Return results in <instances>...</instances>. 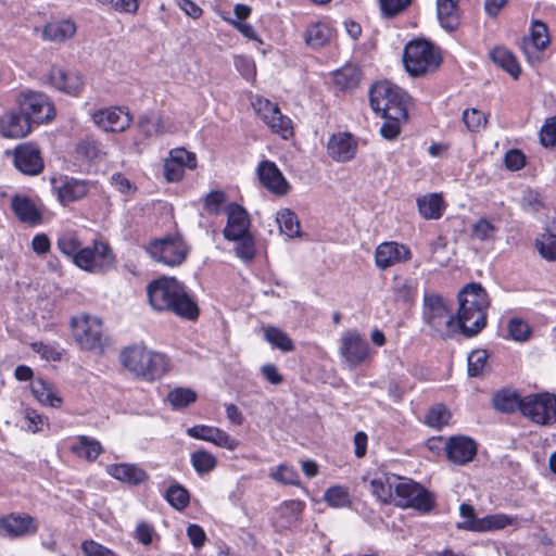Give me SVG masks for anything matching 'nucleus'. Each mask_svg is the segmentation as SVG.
I'll use <instances>...</instances> for the list:
<instances>
[{
  "instance_id": "obj_29",
  "label": "nucleus",
  "mask_w": 556,
  "mask_h": 556,
  "mask_svg": "<svg viewBox=\"0 0 556 556\" xmlns=\"http://www.w3.org/2000/svg\"><path fill=\"white\" fill-rule=\"evenodd\" d=\"M397 479V477L389 476L383 471L376 472L369 482L372 496L382 503H390L392 501L394 485L396 484L394 481Z\"/></svg>"
},
{
  "instance_id": "obj_12",
  "label": "nucleus",
  "mask_w": 556,
  "mask_h": 556,
  "mask_svg": "<svg viewBox=\"0 0 556 556\" xmlns=\"http://www.w3.org/2000/svg\"><path fill=\"white\" fill-rule=\"evenodd\" d=\"M77 343L85 350L102 348V321L97 317L81 316L71 320Z\"/></svg>"
},
{
  "instance_id": "obj_9",
  "label": "nucleus",
  "mask_w": 556,
  "mask_h": 556,
  "mask_svg": "<svg viewBox=\"0 0 556 556\" xmlns=\"http://www.w3.org/2000/svg\"><path fill=\"white\" fill-rule=\"evenodd\" d=\"M20 111L30 123H48L55 116L52 101L41 91L25 90L17 98Z\"/></svg>"
},
{
  "instance_id": "obj_26",
  "label": "nucleus",
  "mask_w": 556,
  "mask_h": 556,
  "mask_svg": "<svg viewBox=\"0 0 556 556\" xmlns=\"http://www.w3.org/2000/svg\"><path fill=\"white\" fill-rule=\"evenodd\" d=\"M11 207L16 217L29 225L41 223L42 216L34 202L27 197L15 195L12 198Z\"/></svg>"
},
{
  "instance_id": "obj_14",
  "label": "nucleus",
  "mask_w": 556,
  "mask_h": 556,
  "mask_svg": "<svg viewBox=\"0 0 556 556\" xmlns=\"http://www.w3.org/2000/svg\"><path fill=\"white\" fill-rule=\"evenodd\" d=\"M253 105L274 132L279 134L283 139L292 135L291 119L280 112L277 104L267 99H258Z\"/></svg>"
},
{
  "instance_id": "obj_25",
  "label": "nucleus",
  "mask_w": 556,
  "mask_h": 556,
  "mask_svg": "<svg viewBox=\"0 0 556 556\" xmlns=\"http://www.w3.org/2000/svg\"><path fill=\"white\" fill-rule=\"evenodd\" d=\"M31 123L20 111L7 112L0 117V132L8 138H22L30 132Z\"/></svg>"
},
{
  "instance_id": "obj_61",
  "label": "nucleus",
  "mask_w": 556,
  "mask_h": 556,
  "mask_svg": "<svg viewBox=\"0 0 556 556\" xmlns=\"http://www.w3.org/2000/svg\"><path fill=\"white\" fill-rule=\"evenodd\" d=\"M235 67L245 78L252 79L255 76V64L254 61L244 55L235 56Z\"/></svg>"
},
{
  "instance_id": "obj_11",
  "label": "nucleus",
  "mask_w": 556,
  "mask_h": 556,
  "mask_svg": "<svg viewBox=\"0 0 556 556\" xmlns=\"http://www.w3.org/2000/svg\"><path fill=\"white\" fill-rule=\"evenodd\" d=\"M521 413L539 425L556 422V396L549 393L530 394L522 399Z\"/></svg>"
},
{
  "instance_id": "obj_10",
  "label": "nucleus",
  "mask_w": 556,
  "mask_h": 556,
  "mask_svg": "<svg viewBox=\"0 0 556 556\" xmlns=\"http://www.w3.org/2000/svg\"><path fill=\"white\" fill-rule=\"evenodd\" d=\"M146 251L154 261L172 267L180 265L188 254L186 243L177 237L156 239L146 247Z\"/></svg>"
},
{
  "instance_id": "obj_16",
  "label": "nucleus",
  "mask_w": 556,
  "mask_h": 556,
  "mask_svg": "<svg viewBox=\"0 0 556 556\" xmlns=\"http://www.w3.org/2000/svg\"><path fill=\"white\" fill-rule=\"evenodd\" d=\"M93 123L105 131L123 132L132 121L131 115L119 106L98 110L92 115Z\"/></svg>"
},
{
  "instance_id": "obj_48",
  "label": "nucleus",
  "mask_w": 556,
  "mask_h": 556,
  "mask_svg": "<svg viewBox=\"0 0 556 556\" xmlns=\"http://www.w3.org/2000/svg\"><path fill=\"white\" fill-rule=\"evenodd\" d=\"M489 353L486 350L478 349L472 351L468 357V375L470 377H478L484 372L488 364Z\"/></svg>"
},
{
  "instance_id": "obj_33",
  "label": "nucleus",
  "mask_w": 556,
  "mask_h": 556,
  "mask_svg": "<svg viewBox=\"0 0 556 556\" xmlns=\"http://www.w3.org/2000/svg\"><path fill=\"white\" fill-rule=\"evenodd\" d=\"M30 390L33 395L42 405L60 407L63 400L54 392L53 387L42 378H36L31 381Z\"/></svg>"
},
{
  "instance_id": "obj_17",
  "label": "nucleus",
  "mask_w": 556,
  "mask_h": 556,
  "mask_svg": "<svg viewBox=\"0 0 556 556\" xmlns=\"http://www.w3.org/2000/svg\"><path fill=\"white\" fill-rule=\"evenodd\" d=\"M444 450L451 463L466 465L476 456L477 444L469 437L455 435L446 440Z\"/></svg>"
},
{
  "instance_id": "obj_46",
  "label": "nucleus",
  "mask_w": 556,
  "mask_h": 556,
  "mask_svg": "<svg viewBox=\"0 0 556 556\" xmlns=\"http://www.w3.org/2000/svg\"><path fill=\"white\" fill-rule=\"evenodd\" d=\"M190 460H191V465H192L193 469L199 475H203V473H207V472L212 471L217 465L216 457L213 454H211L204 450H199V451L193 452L191 454Z\"/></svg>"
},
{
  "instance_id": "obj_27",
  "label": "nucleus",
  "mask_w": 556,
  "mask_h": 556,
  "mask_svg": "<svg viewBox=\"0 0 556 556\" xmlns=\"http://www.w3.org/2000/svg\"><path fill=\"white\" fill-rule=\"evenodd\" d=\"M108 472L116 480L131 485L140 484L148 479V475L142 468L126 463L109 466Z\"/></svg>"
},
{
  "instance_id": "obj_54",
  "label": "nucleus",
  "mask_w": 556,
  "mask_h": 556,
  "mask_svg": "<svg viewBox=\"0 0 556 556\" xmlns=\"http://www.w3.org/2000/svg\"><path fill=\"white\" fill-rule=\"evenodd\" d=\"M448 418L450 412L447 408L442 404H437L428 412L426 422L432 428L441 429L447 425Z\"/></svg>"
},
{
  "instance_id": "obj_57",
  "label": "nucleus",
  "mask_w": 556,
  "mask_h": 556,
  "mask_svg": "<svg viewBox=\"0 0 556 556\" xmlns=\"http://www.w3.org/2000/svg\"><path fill=\"white\" fill-rule=\"evenodd\" d=\"M56 245L64 255L71 257L73 261L80 248V242L75 236L66 233L58 239Z\"/></svg>"
},
{
  "instance_id": "obj_64",
  "label": "nucleus",
  "mask_w": 556,
  "mask_h": 556,
  "mask_svg": "<svg viewBox=\"0 0 556 556\" xmlns=\"http://www.w3.org/2000/svg\"><path fill=\"white\" fill-rule=\"evenodd\" d=\"M81 551L85 556H116L111 549L92 540L83 542Z\"/></svg>"
},
{
  "instance_id": "obj_40",
  "label": "nucleus",
  "mask_w": 556,
  "mask_h": 556,
  "mask_svg": "<svg viewBox=\"0 0 556 556\" xmlns=\"http://www.w3.org/2000/svg\"><path fill=\"white\" fill-rule=\"evenodd\" d=\"M549 43L547 26L541 21H534L531 26L530 38L525 42L523 49L527 51L528 46H532L535 50L542 51Z\"/></svg>"
},
{
  "instance_id": "obj_47",
  "label": "nucleus",
  "mask_w": 556,
  "mask_h": 556,
  "mask_svg": "<svg viewBox=\"0 0 556 556\" xmlns=\"http://www.w3.org/2000/svg\"><path fill=\"white\" fill-rule=\"evenodd\" d=\"M264 336L274 348L279 349L282 352H291L294 350V344L291 338L276 327H267Z\"/></svg>"
},
{
  "instance_id": "obj_19",
  "label": "nucleus",
  "mask_w": 556,
  "mask_h": 556,
  "mask_svg": "<svg viewBox=\"0 0 556 556\" xmlns=\"http://www.w3.org/2000/svg\"><path fill=\"white\" fill-rule=\"evenodd\" d=\"M410 258L412 252L409 248L397 242H383L377 247L375 253L376 265L380 269H387Z\"/></svg>"
},
{
  "instance_id": "obj_7",
  "label": "nucleus",
  "mask_w": 556,
  "mask_h": 556,
  "mask_svg": "<svg viewBox=\"0 0 556 556\" xmlns=\"http://www.w3.org/2000/svg\"><path fill=\"white\" fill-rule=\"evenodd\" d=\"M396 506L402 508H414L420 513H430L435 506L434 495L421 484L409 479H401L394 485Z\"/></svg>"
},
{
  "instance_id": "obj_41",
  "label": "nucleus",
  "mask_w": 556,
  "mask_h": 556,
  "mask_svg": "<svg viewBox=\"0 0 556 556\" xmlns=\"http://www.w3.org/2000/svg\"><path fill=\"white\" fill-rule=\"evenodd\" d=\"M277 223L280 231L289 238L300 236V222L295 213L289 208H283L277 213Z\"/></svg>"
},
{
  "instance_id": "obj_23",
  "label": "nucleus",
  "mask_w": 556,
  "mask_h": 556,
  "mask_svg": "<svg viewBox=\"0 0 556 556\" xmlns=\"http://www.w3.org/2000/svg\"><path fill=\"white\" fill-rule=\"evenodd\" d=\"M256 172L263 187L279 195L287 193L289 185L274 162H261Z\"/></svg>"
},
{
  "instance_id": "obj_13",
  "label": "nucleus",
  "mask_w": 556,
  "mask_h": 556,
  "mask_svg": "<svg viewBox=\"0 0 556 556\" xmlns=\"http://www.w3.org/2000/svg\"><path fill=\"white\" fill-rule=\"evenodd\" d=\"M339 354L349 368H356L368 357V342L356 331H348L341 337Z\"/></svg>"
},
{
  "instance_id": "obj_51",
  "label": "nucleus",
  "mask_w": 556,
  "mask_h": 556,
  "mask_svg": "<svg viewBox=\"0 0 556 556\" xmlns=\"http://www.w3.org/2000/svg\"><path fill=\"white\" fill-rule=\"evenodd\" d=\"M507 330L514 341L525 342L531 337L529 324L519 317H514L508 321Z\"/></svg>"
},
{
  "instance_id": "obj_6",
  "label": "nucleus",
  "mask_w": 556,
  "mask_h": 556,
  "mask_svg": "<svg viewBox=\"0 0 556 556\" xmlns=\"http://www.w3.org/2000/svg\"><path fill=\"white\" fill-rule=\"evenodd\" d=\"M403 63L410 76L418 77L435 71L441 63V56L430 42L412 40L404 49Z\"/></svg>"
},
{
  "instance_id": "obj_63",
  "label": "nucleus",
  "mask_w": 556,
  "mask_h": 556,
  "mask_svg": "<svg viewBox=\"0 0 556 556\" xmlns=\"http://www.w3.org/2000/svg\"><path fill=\"white\" fill-rule=\"evenodd\" d=\"M382 13L386 16H394L403 11L410 0H379Z\"/></svg>"
},
{
  "instance_id": "obj_49",
  "label": "nucleus",
  "mask_w": 556,
  "mask_h": 556,
  "mask_svg": "<svg viewBox=\"0 0 556 556\" xmlns=\"http://www.w3.org/2000/svg\"><path fill=\"white\" fill-rule=\"evenodd\" d=\"M535 247L541 256L547 261L556 260V235L544 232L535 240Z\"/></svg>"
},
{
  "instance_id": "obj_38",
  "label": "nucleus",
  "mask_w": 556,
  "mask_h": 556,
  "mask_svg": "<svg viewBox=\"0 0 556 556\" xmlns=\"http://www.w3.org/2000/svg\"><path fill=\"white\" fill-rule=\"evenodd\" d=\"M491 60L505 72L517 78L520 73L515 55L504 47H496L490 52Z\"/></svg>"
},
{
  "instance_id": "obj_30",
  "label": "nucleus",
  "mask_w": 556,
  "mask_h": 556,
  "mask_svg": "<svg viewBox=\"0 0 556 556\" xmlns=\"http://www.w3.org/2000/svg\"><path fill=\"white\" fill-rule=\"evenodd\" d=\"M61 202H74L84 198L88 192L86 181L65 177L59 186H54Z\"/></svg>"
},
{
  "instance_id": "obj_22",
  "label": "nucleus",
  "mask_w": 556,
  "mask_h": 556,
  "mask_svg": "<svg viewBox=\"0 0 556 556\" xmlns=\"http://www.w3.org/2000/svg\"><path fill=\"white\" fill-rule=\"evenodd\" d=\"M37 529L36 520L29 515L10 514L0 519V534L9 538L33 534Z\"/></svg>"
},
{
  "instance_id": "obj_15",
  "label": "nucleus",
  "mask_w": 556,
  "mask_h": 556,
  "mask_svg": "<svg viewBox=\"0 0 556 556\" xmlns=\"http://www.w3.org/2000/svg\"><path fill=\"white\" fill-rule=\"evenodd\" d=\"M45 83L66 94L77 97L83 89V77L78 72L51 66L45 75Z\"/></svg>"
},
{
  "instance_id": "obj_21",
  "label": "nucleus",
  "mask_w": 556,
  "mask_h": 556,
  "mask_svg": "<svg viewBox=\"0 0 556 556\" xmlns=\"http://www.w3.org/2000/svg\"><path fill=\"white\" fill-rule=\"evenodd\" d=\"M227 225L223 235L227 240H236L249 233L250 219L247 211L237 203H230L226 207Z\"/></svg>"
},
{
  "instance_id": "obj_34",
  "label": "nucleus",
  "mask_w": 556,
  "mask_h": 556,
  "mask_svg": "<svg viewBox=\"0 0 556 556\" xmlns=\"http://www.w3.org/2000/svg\"><path fill=\"white\" fill-rule=\"evenodd\" d=\"M361 70L356 65L346 64L333 73V83L341 91L355 89L361 81Z\"/></svg>"
},
{
  "instance_id": "obj_8",
  "label": "nucleus",
  "mask_w": 556,
  "mask_h": 556,
  "mask_svg": "<svg viewBox=\"0 0 556 556\" xmlns=\"http://www.w3.org/2000/svg\"><path fill=\"white\" fill-rule=\"evenodd\" d=\"M115 256L110 245L102 241H94L92 247L79 248L73 263L89 273L98 274L113 267Z\"/></svg>"
},
{
  "instance_id": "obj_35",
  "label": "nucleus",
  "mask_w": 556,
  "mask_h": 556,
  "mask_svg": "<svg viewBox=\"0 0 556 556\" xmlns=\"http://www.w3.org/2000/svg\"><path fill=\"white\" fill-rule=\"evenodd\" d=\"M522 399L511 389H502L497 391L492 399L493 406L502 413H511L516 409L521 412Z\"/></svg>"
},
{
  "instance_id": "obj_28",
  "label": "nucleus",
  "mask_w": 556,
  "mask_h": 556,
  "mask_svg": "<svg viewBox=\"0 0 556 556\" xmlns=\"http://www.w3.org/2000/svg\"><path fill=\"white\" fill-rule=\"evenodd\" d=\"M458 0H437V15L442 28L453 31L459 26Z\"/></svg>"
},
{
  "instance_id": "obj_50",
  "label": "nucleus",
  "mask_w": 556,
  "mask_h": 556,
  "mask_svg": "<svg viewBox=\"0 0 556 556\" xmlns=\"http://www.w3.org/2000/svg\"><path fill=\"white\" fill-rule=\"evenodd\" d=\"M165 497L177 510L185 509L190 501L189 492L180 484L170 485L166 491Z\"/></svg>"
},
{
  "instance_id": "obj_44",
  "label": "nucleus",
  "mask_w": 556,
  "mask_h": 556,
  "mask_svg": "<svg viewBox=\"0 0 556 556\" xmlns=\"http://www.w3.org/2000/svg\"><path fill=\"white\" fill-rule=\"evenodd\" d=\"M167 401L175 410L186 408L197 401V393L189 388H175L167 394Z\"/></svg>"
},
{
  "instance_id": "obj_62",
  "label": "nucleus",
  "mask_w": 556,
  "mask_h": 556,
  "mask_svg": "<svg viewBox=\"0 0 556 556\" xmlns=\"http://www.w3.org/2000/svg\"><path fill=\"white\" fill-rule=\"evenodd\" d=\"M33 350L40 354L47 361H60L62 357L61 351L53 344H46L42 342H35L31 344Z\"/></svg>"
},
{
  "instance_id": "obj_1",
  "label": "nucleus",
  "mask_w": 556,
  "mask_h": 556,
  "mask_svg": "<svg viewBox=\"0 0 556 556\" xmlns=\"http://www.w3.org/2000/svg\"><path fill=\"white\" fill-rule=\"evenodd\" d=\"M147 292L149 302L155 311H168L188 320H195L199 317L197 302L174 277H162L152 281Z\"/></svg>"
},
{
  "instance_id": "obj_5",
  "label": "nucleus",
  "mask_w": 556,
  "mask_h": 556,
  "mask_svg": "<svg viewBox=\"0 0 556 556\" xmlns=\"http://www.w3.org/2000/svg\"><path fill=\"white\" fill-rule=\"evenodd\" d=\"M422 319L442 339L453 338L458 331L455 316L447 307L444 298L439 294H425Z\"/></svg>"
},
{
  "instance_id": "obj_43",
  "label": "nucleus",
  "mask_w": 556,
  "mask_h": 556,
  "mask_svg": "<svg viewBox=\"0 0 556 556\" xmlns=\"http://www.w3.org/2000/svg\"><path fill=\"white\" fill-rule=\"evenodd\" d=\"M305 503L299 500L286 501L280 505L279 514L285 519L283 527H291L301 519Z\"/></svg>"
},
{
  "instance_id": "obj_42",
  "label": "nucleus",
  "mask_w": 556,
  "mask_h": 556,
  "mask_svg": "<svg viewBox=\"0 0 556 556\" xmlns=\"http://www.w3.org/2000/svg\"><path fill=\"white\" fill-rule=\"evenodd\" d=\"M137 126L146 137H152L164 132L161 116L154 112H147L140 115Z\"/></svg>"
},
{
  "instance_id": "obj_60",
  "label": "nucleus",
  "mask_w": 556,
  "mask_h": 556,
  "mask_svg": "<svg viewBox=\"0 0 556 556\" xmlns=\"http://www.w3.org/2000/svg\"><path fill=\"white\" fill-rule=\"evenodd\" d=\"M540 140L544 147L556 148V116L546 121L540 131Z\"/></svg>"
},
{
  "instance_id": "obj_4",
  "label": "nucleus",
  "mask_w": 556,
  "mask_h": 556,
  "mask_svg": "<svg viewBox=\"0 0 556 556\" xmlns=\"http://www.w3.org/2000/svg\"><path fill=\"white\" fill-rule=\"evenodd\" d=\"M407 93L390 81H378L369 89L372 111L382 118L407 119Z\"/></svg>"
},
{
  "instance_id": "obj_24",
  "label": "nucleus",
  "mask_w": 556,
  "mask_h": 556,
  "mask_svg": "<svg viewBox=\"0 0 556 556\" xmlns=\"http://www.w3.org/2000/svg\"><path fill=\"white\" fill-rule=\"evenodd\" d=\"M357 147V141L351 134H334L328 141V154L337 162H349L355 157Z\"/></svg>"
},
{
  "instance_id": "obj_58",
  "label": "nucleus",
  "mask_w": 556,
  "mask_h": 556,
  "mask_svg": "<svg viewBox=\"0 0 556 556\" xmlns=\"http://www.w3.org/2000/svg\"><path fill=\"white\" fill-rule=\"evenodd\" d=\"M24 418L26 421L27 430L31 431L33 433L41 431L43 427L48 425L47 418L38 414L33 408L25 409Z\"/></svg>"
},
{
  "instance_id": "obj_36",
  "label": "nucleus",
  "mask_w": 556,
  "mask_h": 556,
  "mask_svg": "<svg viewBox=\"0 0 556 556\" xmlns=\"http://www.w3.org/2000/svg\"><path fill=\"white\" fill-rule=\"evenodd\" d=\"M516 520L517 517L505 514H494L480 518L479 522H475L466 527L473 529L476 532H484L504 529L507 526L514 525Z\"/></svg>"
},
{
  "instance_id": "obj_52",
  "label": "nucleus",
  "mask_w": 556,
  "mask_h": 556,
  "mask_svg": "<svg viewBox=\"0 0 556 556\" xmlns=\"http://www.w3.org/2000/svg\"><path fill=\"white\" fill-rule=\"evenodd\" d=\"M497 232V227L488 218H480L471 229L472 237L480 241L494 240Z\"/></svg>"
},
{
  "instance_id": "obj_31",
  "label": "nucleus",
  "mask_w": 556,
  "mask_h": 556,
  "mask_svg": "<svg viewBox=\"0 0 556 556\" xmlns=\"http://www.w3.org/2000/svg\"><path fill=\"white\" fill-rule=\"evenodd\" d=\"M76 33V25L70 20L53 21L48 23L43 29V38L49 41H64L72 38Z\"/></svg>"
},
{
  "instance_id": "obj_2",
  "label": "nucleus",
  "mask_w": 556,
  "mask_h": 556,
  "mask_svg": "<svg viewBox=\"0 0 556 556\" xmlns=\"http://www.w3.org/2000/svg\"><path fill=\"white\" fill-rule=\"evenodd\" d=\"M458 303L457 330L467 338L477 336L486 326L488 292L480 283L470 282L458 292Z\"/></svg>"
},
{
  "instance_id": "obj_56",
  "label": "nucleus",
  "mask_w": 556,
  "mask_h": 556,
  "mask_svg": "<svg viewBox=\"0 0 556 556\" xmlns=\"http://www.w3.org/2000/svg\"><path fill=\"white\" fill-rule=\"evenodd\" d=\"M463 121L470 131H478L486 124V116L477 109H468L463 112Z\"/></svg>"
},
{
  "instance_id": "obj_18",
  "label": "nucleus",
  "mask_w": 556,
  "mask_h": 556,
  "mask_svg": "<svg viewBox=\"0 0 556 556\" xmlns=\"http://www.w3.org/2000/svg\"><path fill=\"white\" fill-rule=\"evenodd\" d=\"M14 165L23 174L35 176L43 170L40 150L30 143L21 144L14 152Z\"/></svg>"
},
{
  "instance_id": "obj_32",
  "label": "nucleus",
  "mask_w": 556,
  "mask_h": 556,
  "mask_svg": "<svg viewBox=\"0 0 556 556\" xmlns=\"http://www.w3.org/2000/svg\"><path fill=\"white\" fill-rule=\"evenodd\" d=\"M420 215L426 219H439L445 210L443 199L438 193H429L417 199Z\"/></svg>"
},
{
  "instance_id": "obj_59",
  "label": "nucleus",
  "mask_w": 556,
  "mask_h": 556,
  "mask_svg": "<svg viewBox=\"0 0 556 556\" xmlns=\"http://www.w3.org/2000/svg\"><path fill=\"white\" fill-rule=\"evenodd\" d=\"M169 155L182 168L188 167L192 169L197 166L195 155L182 148L172 150Z\"/></svg>"
},
{
  "instance_id": "obj_45",
  "label": "nucleus",
  "mask_w": 556,
  "mask_h": 556,
  "mask_svg": "<svg viewBox=\"0 0 556 556\" xmlns=\"http://www.w3.org/2000/svg\"><path fill=\"white\" fill-rule=\"evenodd\" d=\"M324 500L330 507L334 508L348 507L352 503L348 488L342 485L328 488L325 491Z\"/></svg>"
},
{
  "instance_id": "obj_53",
  "label": "nucleus",
  "mask_w": 556,
  "mask_h": 556,
  "mask_svg": "<svg viewBox=\"0 0 556 556\" xmlns=\"http://www.w3.org/2000/svg\"><path fill=\"white\" fill-rule=\"evenodd\" d=\"M237 244L235 251L238 257L244 262H250L255 256V243L250 233L243 235L241 238L236 239Z\"/></svg>"
},
{
  "instance_id": "obj_20",
  "label": "nucleus",
  "mask_w": 556,
  "mask_h": 556,
  "mask_svg": "<svg viewBox=\"0 0 556 556\" xmlns=\"http://www.w3.org/2000/svg\"><path fill=\"white\" fill-rule=\"evenodd\" d=\"M187 434L193 439L204 440L229 451L236 450L239 445L235 438L216 427L195 425L187 429Z\"/></svg>"
},
{
  "instance_id": "obj_55",
  "label": "nucleus",
  "mask_w": 556,
  "mask_h": 556,
  "mask_svg": "<svg viewBox=\"0 0 556 556\" xmlns=\"http://www.w3.org/2000/svg\"><path fill=\"white\" fill-rule=\"evenodd\" d=\"M270 477L282 484L299 485L300 478L293 467L287 465H279Z\"/></svg>"
},
{
  "instance_id": "obj_3",
  "label": "nucleus",
  "mask_w": 556,
  "mask_h": 556,
  "mask_svg": "<svg viewBox=\"0 0 556 556\" xmlns=\"http://www.w3.org/2000/svg\"><path fill=\"white\" fill-rule=\"evenodd\" d=\"M119 361L126 369L146 381L157 380L168 371L166 355L143 345L125 348L121 352Z\"/></svg>"
},
{
  "instance_id": "obj_39",
  "label": "nucleus",
  "mask_w": 556,
  "mask_h": 556,
  "mask_svg": "<svg viewBox=\"0 0 556 556\" xmlns=\"http://www.w3.org/2000/svg\"><path fill=\"white\" fill-rule=\"evenodd\" d=\"M72 451L78 456L93 462L102 452L101 443L87 435H79L72 446Z\"/></svg>"
},
{
  "instance_id": "obj_37",
  "label": "nucleus",
  "mask_w": 556,
  "mask_h": 556,
  "mask_svg": "<svg viewBox=\"0 0 556 556\" xmlns=\"http://www.w3.org/2000/svg\"><path fill=\"white\" fill-rule=\"evenodd\" d=\"M332 28L326 23H316L307 27L305 41L313 49H319L330 42Z\"/></svg>"
}]
</instances>
